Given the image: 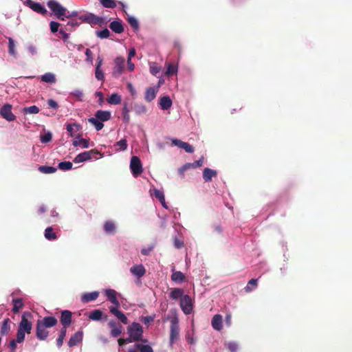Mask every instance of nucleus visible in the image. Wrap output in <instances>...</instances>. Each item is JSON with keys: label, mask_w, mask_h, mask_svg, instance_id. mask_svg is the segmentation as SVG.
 I'll return each mask as SVG.
<instances>
[{"label": "nucleus", "mask_w": 352, "mask_h": 352, "mask_svg": "<svg viewBox=\"0 0 352 352\" xmlns=\"http://www.w3.org/2000/svg\"><path fill=\"white\" fill-rule=\"evenodd\" d=\"M107 326L111 329L110 335L113 338L118 337L122 332V326L114 320H111Z\"/></svg>", "instance_id": "10"}, {"label": "nucleus", "mask_w": 352, "mask_h": 352, "mask_svg": "<svg viewBox=\"0 0 352 352\" xmlns=\"http://www.w3.org/2000/svg\"><path fill=\"white\" fill-rule=\"evenodd\" d=\"M127 333L133 337L135 340L137 342L142 341L147 342L146 340H142L143 328L140 323L133 322L131 325L127 327Z\"/></svg>", "instance_id": "3"}, {"label": "nucleus", "mask_w": 352, "mask_h": 352, "mask_svg": "<svg viewBox=\"0 0 352 352\" xmlns=\"http://www.w3.org/2000/svg\"><path fill=\"white\" fill-rule=\"evenodd\" d=\"M133 110L138 115L144 114L147 111L146 107L142 103H135L133 106Z\"/></svg>", "instance_id": "34"}, {"label": "nucleus", "mask_w": 352, "mask_h": 352, "mask_svg": "<svg viewBox=\"0 0 352 352\" xmlns=\"http://www.w3.org/2000/svg\"><path fill=\"white\" fill-rule=\"evenodd\" d=\"M59 34L64 41H66L69 38V34L66 33L64 30H60Z\"/></svg>", "instance_id": "64"}, {"label": "nucleus", "mask_w": 352, "mask_h": 352, "mask_svg": "<svg viewBox=\"0 0 352 352\" xmlns=\"http://www.w3.org/2000/svg\"><path fill=\"white\" fill-rule=\"evenodd\" d=\"M184 290L181 288H171L170 292L169 294V297L170 299L176 300L178 299H182L184 296Z\"/></svg>", "instance_id": "19"}, {"label": "nucleus", "mask_w": 352, "mask_h": 352, "mask_svg": "<svg viewBox=\"0 0 352 352\" xmlns=\"http://www.w3.org/2000/svg\"><path fill=\"white\" fill-rule=\"evenodd\" d=\"M104 230L107 233H115L116 226L112 221H107L104 225Z\"/></svg>", "instance_id": "37"}, {"label": "nucleus", "mask_w": 352, "mask_h": 352, "mask_svg": "<svg viewBox=\"0 0 352 352\" xmlns=\"http://www.w3.org/2000/svg\"><path fill=\"white\" fill-rule=\"evenodd\" d=\"M56 81V76L54 74L50 72L45 73V82L54 83Z\"/></svg>", "instance_id": "49"}, {"label": "nucleus", "mask_w": 352, "mask_h": 352, "mask_svg": "<svg viewBox=\"0 0 352 352\" xmlns=\"http://www.w3.org/2000/svg\"><path fill=\"white\" fill-rule=\"evenodd\" d=\"M99 296L98 292H93L90 293H85L81 296V301L84 303L95 300Z\"/></svg>", "instance_id": "23"}, {"label": "nucleus", "mask_w": 352, "mask_h": 352, "mask_svg": "<svg viewBox=\"0 0 352 352\" xmlns=\"http://www.w3.org/2000/svg\"><path fill=\"white\" fill-rule=\"evenodd\" d=\"M96 34L100 38H107L110 36V32L107 28H104L100 31H96Z\"/></svg>", "instance_id": "42"}, {"label": "nucleus", "mask_w": 352, "mask_h": 352, "mask_svg": "<svg viewBox=\"0 0 352 352\" xmlns=\"http://www.w3.org/2000/svg\"><path fill=\"white\" fill-rule=\"evenodd\" d=\"M203 160H204V157L202 156L199 160H197V161L194 162L193 163H191L192 164H193L192 168H196L202 166Z\"/></svg>", "instance_id": "59"}, {"label": "nucleus", "mask_w": 352, "mask_h": 352, "mask_svg": "<svg viewBox=\"0 0 352 352\" xmlns=\"http://www.w3.org/2000/svg\"><path fill=\"white\" fill-rule=\"evenodd\" d=\"M95 77L98 80L104 81V75L103 72L101 70V69L96 68Z\"/></svg>", "instance_id": "51"}, {"label": "nucleus", "mask_w": 352, "mask_h": 352, "mask_svg": "<svg viewBox=\"0 0 352 352\" xmlns=\"http://www.w3.org/2000/svg\"><path fill=\"white\" fill-rule=\"evenodd\" d=\"M56 238V234L52 227L45 228V239L48 240H55Z\"/></svg>", "instance_id": "39"}, {"label": "nucleus", "mask_w": 352, "mask_h": 352, "mask_svg": "<svg viewBox=\"0 0 352 352\" xmlns=\"http://www.w3.org/2000/svg\"><path fill=\"white\" fill-rule=\"evenodd\" d=\"M0 115L9 122L16 119V116L12 112V105L9 104H6L1 107Z\"/></svg>", "instance_id": "9"}, {"label": "nucleus", "mask_w": 352, "mask_h": 352, "mask_svg": "<svg viewBox=\"0 0 352 352\" xmlns=\"http://www.w3.org/2000/svg\"><path fill=\"white\" fill-rule=\"evenodd\" d=\"M167 69L165 73V74L168 76H173L174 74H177L178 71V67L177 65H175L173 63H166Z\"/></svg>", "instance_id": "31"}, {"label": "nucleus", "mask_w": 352, "mask_h": 352, "mask_svg": "<svg viewBox=\"0 0 352 352\" xmlns=\"http://www.w3.org/2000/svg\"><path fill=\"white\" fill-rule=\"evenodd\" d=\"M125 60L122 57H117L115 59V66L113 69L112 75L115 78H118L123 72L124 69Z\"/></svg>", "instance_id": "8"}, {"label": "nucleus", "mask_w": 352, "mask_h": 352, "mask_svg": "<svg viewBox=\"0 0 352 352\" xmlns=\"http://www.w3.org/2000/svg\"><path fill=\"white\" fill-rule=\"evenodd\" d=\"M60 322L63 326L68 327L72 322V312L68 310L63 311L60 317Z\"/></svg>", "instance_id": "16"}, {"label": "nucleus", "mask_w": 352, "mask_h": 352, "mask_svg": "<svg viewBox=\"0 0 352 352\" xmlns=\"http://www.w3.org/2000/svg\"><path fill=\"white\" fill-rule=\"evenodd\" d=\"M179 306L185 314H190L193 309V302L191 297L186 294L184 295L179 301Z\"/></svg>", "instance_id": "6"}, {"label": "nucleus", "mask_w": 352, "mask_h": 352, "mask_svg": "<svg viewBox=\"0 0 352 352\" xmlns=\"http://www.w3.org/2000/svg\"><path fill=\"white\" fill-rule=\"evenodd\" d=\"M73 164L70 162H62L58 164V168L63 170H68L72 168Z\"/></svg>", "instance_id": "44"}, {"label": "nucleus", "mask_w": 352, "mask_h": 352, "mask_svg": "<svg viewBox=\"0 0 352 352\" xmlns=\"http://www.w3.org/2000/svg\"><path fill=\"white\" fill-rule=\"evenodd\" d=\"M103 7L107 8H114L116 7V3L114 0H100Z\"/></svg>", "instance_id": "41"}, {"label": "nucleus", "mask_w": 352, "mask_h": 352, "mask_svg": "<svg viewBox=\"0 0 352 352\" xmlns=\"http://www.w3.org/2000/svg\"><path fill=\"white\" fill-rule=\"evenodd\" d=\"M80 19L91 25H96L102 22V18L97 16L91 13L82 16Z\"/></svg>", "instance_id": "13"}, {"label": "nucleus", "mask_w": 352, "mask_h": 352, "mask_svg": "<svg viewBox=\"0 0 352 352\" xmlns=\"http://www.w3.org/2000/svg\"><path fill=\"white\" fill-rule=\"evenodd\" d=\"M109 311L117 318V319L124 324H127L129 323V320L125 314L119 310L118 307L110 306L109 307Z\"/></svg>", "instance_id": "11"}, {"label": "nucleus", "mask_w": 352, "mask_h": 352, "mask_svg": "<svg viewBox=\"0 0 352 352\" xmlns=\"http://www.w3.org/2000/svg\"><path fill=\"white\" fill-rule=\"evenodd\" d=\"M171 141L173 144L178 146L179 148L184 149L185 151L188 153H192L194 152V147L187 142H183L178 139H172Z\"/></svg>", "instance_id": "12"}, {"label": "nucleus", "mask_w": 352, "mask_h": 352, "mask_svg": "<svg viewBox=\"0 0 352 352\" xmlns=\"http://www.w3.org/2000/svg\"><path fill=\"white\" fill-rule=\"evenodd\" d=\"M155 197L160 200V202H164V195L162 192L155 189L154 190Z\"/></svg>", "instance_id": "56"}, {"label": "nucleus", "mask_w": 352, "mask_h": 352, "mask_svg": "<svg viewBox=\"0 0 352 352\" xmlns=\"http://www.w3.org/2000/svg\"><path fill=\"white\" fill-rule=\"evenodd\" d=\"M217 175L216 170L209 168H205L203 171V179L205 182H210L212 181V177H215Z\"/></svg>", "instance_id": "18"}, {"label": "nucleus", "mask_w": 352, "mask_h": 352, "mask_svg": "<svg viewBox=\"0 0 352 352\" xmlns=\"http://www.w3.org/2000/svg\"><path fill=\"white\" fill-rule=\"evenodd\" d=\"M211 324L214 329L221 331L223 328L222 316L219 314L214 315L212 319Z\"/></svg>", "instance_id": "22"}, {"label": "nucleus", "mask_w": 352, "mask_h": 352, "mask_svg": "<svg viewBox=\"0 0 352 352\" xmlns=\"http://www.w3.org/2000/svg\"><path fill=\"white\" fill-rule=\"evenodd\" d=\"M25 333L18 329L16 333V340L18 343L22 342L25 339Z\"/></svg>", "instance_id": "54"}, {"label": "nucleus", "mask_w": 352, "mask_h": 352, "mask_svg": "<svg viewBox=\"0 0 352 352\" xmlns=\"http://www.w3.org/2000/svg\"><path fill=\"white\" fill-rule=\"evenodd\" d=\"M161 70V68L155 65H153L150 67V72L156 76Z\"/></svg>", "instance_id": "57"}, {"label": "nucleus", "mask_w": 352, "mask_h": 352, "mask_svg": "<svg viewBox=\"0 0 352 352\" xmlns=\"http://www.w3.org/2000/svg\"><path fill=\"white\" fill-rule=\"evenodd\" d=\"M73 145L74 146H80L84 148H87L89 146V141L86 139L77 138L75 140H74Z\"/></svg>", "instance_id": "32"}, {"label": "nucleus", "mask_w": 352, "mask_h": 352, "mask_svg": "<svg viewBox=\"0 0 352 352\" xmlns=\"http://www.w3.org/2000/svg\"><path fill=\"white\" fill-rule=\"evenodd\" d=\"M96 96L98 97V103L100 105H102L104 102V96L103 94L101 91H96Z\"/></svg>", "instance_id": "62"}, {"label": "nucleus", "mask_w": 352, "mask_h": 352, "mask_svg": "<svg viewBox=\"0 0 352 352\" xmlns=\"http://www.w3.org/2000/svg\"><path fill=\"white\" fill-rule=\"evenodd\" d=\"M110 29L116 34H121L124 32V27L120 21H113L109 24Z\"/></svg>", "instance_id": "24"}, {"label": "nucleus", "mask_w": 352, "mask_h": 352, "mask_svg": "<svg viewBox=\"0 0 352 352\" xmlns=\"http://www.w3.org/2000/svg\"><path fill=\"white\" fill-rule=\"evenodd\" d=\"M32 314L29 311H25L23 314L21 320L19 324L18 329L25 332L30 333L32 329V323L29 320L31 318Z\"/></svg>", "instance_id": "5"}, {"label": "nucleus", "mask_w": 352, "mask_h": 352, "mask_svg": "<svg viewBox=\"0 0 352 352\" xmlns=\"http://www.w3.org/2000/svg\"><path fill=\"white\" fill-rule=\"evenodd\" d=\"M157 90L155 89L154 87H148L146 89L145 92V96L144 99L147 102H151L156 97Z\"/></svg>", "instance_id": "27"}, {"label": "nucleus", "mask_w": 352, "mask_h": 352, "mask_svg": "<svg viewBox=\"0 0 352 352\" xmlns=\"http://www.w3.org/2000/svg\"><path fill=\"white\" fill-rule=\"evenodd\" d=\"M74 126L78 128V125L76 124H68L67 125V131L70 133L71 136H73V131Z\"/></svg>", "instance_id": "60"}, {"label": "nucleus", "mask_w": 352, "mask_h": 352, "mask_svg": "<svg viewBox=\"0 0 352 352\" xmlns=\"http://www.w3.org/2000/svg\"><path fill=\"white\" fill-rule=\"evenodd\" d=\"M124 352H139V344H135L129 347Z\"/></svg>", "instance_id": "58"}, {"label": "nucleus", "mask_w": 352, "mask_h": 352, "mask_svg": "<svg viewBox=\"0 0 352 352\" xmlns=\"http://www.w3.org/2000/svg\"><path fill=\"white\" fill-rule=\"evenodd\" d=\"M102 317V312L99 309H94L89 313V318L95 321L100 320Z\"/></svg>", "instance_id": "35"}, {"label": "nucleus", "mask_w": 352, "mask_h": 352, "mask_svg": "<svg viewBox=\"0 0 352 352\" xmlns=\"http://www.w3.org/2000/svg\"><path fill=\"white\" fill-rule=\"evenodd\" d=\"M24 5L29 7L35 12L44 14V6L39 3L34 2L32 0H26V1L24 2Z\"/></svg>", "instance_id": "14"}, {"label": "nucleus", "mask_w": 352, "mask_h": 352, "mask_svg": "<svg viewBox=\"0 0 352 352\" xmlns=\"http://www.w3.org/2000/svg\"><path fill=\"white\" fill-rule=\"evenodd\" d=\"M258 283V280L256 278H252L250 279L248 285L245 287V290L246 292H250L252 291L253 288L256 287Z\"/></svg>", "instance_id": "38"}, {"label": "nucleus", "mask_w": 352, "mask_h": 352, "mask_svg": "<svg viewBox=\"0 0 352 352\" xmlns=\"http://www.w3.org/2000/svg\"><path fill=\"white\" fill-rule=\"evenodd\" d=\"M82 340V333L80 331H78L75 333L69 339L68 342V345L69 347H72L76 346L79 342H80Z\"/></svg>", "instance_id": "21"}, {"label": "nucleus", "mask_w": 352, "mask_h": 352, "mask_svg": "<svg viewBox=\"0 0 352 352\" xmlns=\"http://www.w3.org/2000/svg\"><path fill=\"white\" fill-rule=\"evenodd\" d=\"M48 107L54 110H57L59 107L58 104L54 100L50 99L47 100Z\"/></svg>", "instance_id": "55"}, {"label": "nucleus", "mask_w": 352, "mask_h": 352, "mask_svg": "<svg viewBox=\"0 0 352 352\" xmlns=\"http://www.w3.org/2000/svg\"><path fill=\"white\" fill-rule=\"evenodd\" d=\"M192 167H193V164H192L191 163H186L184 166H182V167H180L179 168L178 173L181 175L182 177H184L185 171H186L187 170H188L190 168H192Z\"/></svg>", "instance_id": "43"}, {"label": "nucleus", "mask_w": 352, "mask_h": 352, "mask_svg": "<svg viewBox=\"0 0 352 352\" xmlns=\"http://www.w3.org/2000/svg\"><path fill=\"white\" fill-rule=\"evenodd\" d=\"M116 146H118L120 147V149L122 151H125L127 148V141L126 139H122L120 141H118L116 144Z\"/></svg>", "instance_id": "52"}, {"label": "nucleus", "mask_w": 352, "mask_h": 352, "mask_svg": "<svg viewBox=\"0 0 352 352\" xmlns=\"http://www.w3.org/2000/svg\"><path fill=\"white\" fill-rule=\"evenodd\" d=\"M47 5L51 11V15L54 16L59 20H65L67 13H69L65 7L55 0H49Z\"/></svg>", "instance_id": "1"}, {"label": "nucleus", "mask_w": 352, "mask_h": 352, "mask_svg": "<svg viewBox=\"0 0 352 352\" xmlns=\"http://www.w3.org/2000/svg\"><path fill=\"white\" fill-rule=\"evenodd\" d=\"M225 346L230 352H236L238 349V344L234 342H227Z\"/></svg>", "instance_id": "47"}, {"label": "nucleus", "mask_w": 352, "mask_h": 352, "mask_svg": "<svg viewBox=\"0 0 352 352\" xmlns=\"http://www.w3.org/2000/svg\"><path fill=\"white\" fill-rule=\"evenodd\" d=\"M173 316L170 324V344H174L179 337V319L176 310L173 311Z\"/></svg>", "instance_id": "2"}, {"label": "nucleus", "mask_w": 352, "mask_h": 352, "mask_svg": "<svg viewBox=\"0 0 352 352\" xmlns=\"http://www.w3.org/2000/svg\"><path fill=\"white\" fill-rule=\"evenodd\" d=\"M128 22L130 24V25L135 30H138L139 29V23L138 20L133 17L130 16L128 18Z\"/></svg>", "instance_id": "48"}, {"label": "nucleus", "mask_w": 352, "mask_h": 352, "mask_svg": "<svg viewBox=\"0 0 352 352\" xmlns=\"http://www.w3.org/2000/svg\"><path fill=\"white\" fill-rule=\"evenodd\" d=\"M23 111L25 113L35 114L38 113L39 109L36 105H32L28 107H25Z\"/></svg>", "instance_id": "46"}, {"label": "nucleus", "mask_w": 352, "mask_h": 352, "mask_svg": "<svg viewBox=\"0 0 352 352\" xmlns=\"http://www.w3.org/2000/svg\"><path fill=\"white\" fill-rule=\"evenodd\" d=\"M8 52L11 56L16 57V52L15 51V44L12 38H9L8 39Z\"/></svg>", "instance_id": "40"}, {"label": "nucleus", "mask_w": 352, "mask_h": 352, "mask_svg": "<svg viewBox=\"0 0 352 352\" xmlns=\"http://www.w3.org/2000/svg\"><path fill=\"white\" fill-rule=\"evenodd\" d=\"M85 55L87 56V61L92 63V60H93V58H92L93 53H92V52L91 51L90 49H87L86 50Z\"/></svg>", "instance_id": "61"}, {"label": "nucleus", "mask_w": 352, "mask_h": 352, "mask_svg": "<svg viewBox=\"0 0 352 352\" xmlns=\"http://www.w3.org/2000/svg\"><path fill=\"white\" fill-rule=\"evenodd\" d=\"M60 23L56 21H51L50 23V30L52 33H56L58 31Z\"/></svg>", "instance_id": "53"}, {"label": "nucleus", "mask_w": 352, "mask_h": 352, "mask_svg": "<svg viewBox=\"0 0 352 352\" xmlns=\"http://www.w3.org/2000/svg\"><path fill=\"white\" fill-rule=\"evenodd\" d=\"M118 293L116 290L112 289H108L105 290V296L107 298V300L110 301L112 304H113L114 307H119L120 302L117 298Z\"/></svg>", "instance_id": "15"}, {"label": "nucleus", "mask_w": 352, "mask_h": 352, "mask_svg": "<svg viewBox=\"0 0 352 352\" xmlns=\"http://www.w3.org/2000/svg\"><path fill=\"white\" fill-rule=\"evenodd\" d=\"M139 352H153V350L149 345L139 344Z\"/></svg>", "instance_id": "50"}, {"label": "nucleus", "mask_w": 352, "mask_h": 352, "mask_svg": "<svg viewBox=\"0 0 352 352\" xmlns=\"http://www.w3.org/2000/svg\"><path fill=\"white\" fill-rule=\"evenodd\" d=\"M100 155V153L96 149H91L89 151H85L81 153H79L76 156L74 159V163H80L91 160L92 158L98 159L97 155Z\"/></svg>", "instance_id": "4"}, {"label": "nucleus", "mask_w": 352, "mask_h": 352, "mask_svg": "<svg viewBox=\"0 0 352 352\" xmlns=\"http://www.w3.org/2000/svg\"><path fill=\"white\" fill-rule=\"evenodd\" d=\"M130 272L135 276H136L138 278H141L143 276H144L146 273V270L144 267L140 264V265H135L131 267Z\"/></svg>", "instance_id": "17"}, {"label": "nucleus", "mask_w": 352, "mask_h": 352, "mask_svg": "<svg viewBox=\"0 0 352 352\" xmlns=\"http://www.w3.org/2000/svg\"><path fill=\"white\" fill-rule=\"evenodd\" d=\"M10 322H11V321L8 318H5L3 320L2 324H1V327L0 329L1 334L2 336H5L9 333V331L10 330Z\"/></svg>", "instance_id": "28"}, {"label": "nucleus", "mask_w": 352, "mask_h": 352, "mask_svg": "<svg viewBox=\"0 0 352 352\" xmlns=\"http://www.w3.org/2000/svg\"><path fill=\"white\" fill-rule=\"evenodd\" d=\"M130 168L135 177H137L142 174L143 171L142 164L138 157L133 156L131 158Z\"/></svg>", "instance_id": "7"}, {"label": "nucleus", "mask_w": 352, "mask_h": 352, "mask_svg": "<svg viewBox=\"0 0 352 352\" xmlns=\"http://www.w3.org/2000/svg\"><path fill=\"white\" fill-rule=\"evenodd\" d=\"M172 100L169 96H163L160 101V105L163 110H167L172 106Z\"/></svg>", "instance_id": "26"}, {"label": "nucleus", "mask_w": 352, "mask_h": 352, "mask_svg": "<svg viewBox=\"0 0 352 352\" xmlns=\"http://www.w3.org/2000/svg\"><path fill=\"white\" fill-rule=\"evenodd\" d=\"M107 101L110 104H119L121 103L122 97L120 94L114 93L107 99Z\"/></svg>", "instance_id": "29"}, {"label": "nucleus", "mask_w": 352, "mask_h": 352, "mask_svg": "<svg viewBox=\"0 0 352 352\" xmlns=\"http://www.w3.org/2000/svg\"><path fill=\"white\" fill-rule=\"evenodd\" d=\"M170 278L171 280L176 283H182L186 279L185 275L182 272L175 271L174 270H173V274Z\"/></svg>", "instance_id": "25"}, {"label": "nucleus", "mask_w": 352, "mask_h": 352, "mask_svg": "<svg viewBox=\"0 0 352 352\" xmlns=\"http://www.w3.org/2000/svg\"><path fill=\"white\" fill-rule=\"evenodd\" d=\"M88 122L94 125L96 131H100L104 127L102 122L96 118H89Z\"/></svg>", "instance_id": "36"}, {"label": "nucleus", "mask_w": 352, "mask_h": 352, "mask_svg": "<svg viewBox=\"0 0 352 352\" xmlns=\"http://www.w3.org/2000/svg\"><path fill=\"white\" fill-rule=\"evenodd\" d=\"M95 118L101 122L108 121L111 119V112L109 111L98 110L95 113Z\"/></svg>", "instance_id": "20"}, {"label": "nucleus", "mask_w": 352, "mask_h": 352, "mask_svg": "<svg viewBox=\"0 0 352 352\" xmlns=\"http://www.w3.org/2000/svg\"><path fill=\"white\" fill-rule=\"evenodd\" d=\"M57 323V320L53 316L45 317V327H52Z\"/></svg>", "instance_id": "45"}, {"label": "nucleus", "mask_w": 352, "mask_h": 352, "mask_svg": "<svg viewBox=\"0 0 352 352\" xmlns=\"http://www.w3.org/2000/svg\"><path fill=\"white\" fill-rule=\"evenodd\" d=\"M12 304V311L14 313L19 312V309L23 307V302L21 298H13Z\"/></svg>", "instance_id": "33"}, {"label": "nucleus", "mask_w": 352, "mask_h": 352, "mask_svg": "<svg viewBox=\"0 0 352 352\" xmlns=\"http://www.w3.org/2000/svg\"><path fill=\"white\" fill-rule=\"evenodd\" d=\"M36 336L38 339L44 340V319L38 320Z\"/></svg>", "instance_id": "30"}, {"label": "nucleus", "mask_w": 352, "mask_h": 352, "mask_svg": "<svg viewBox=\"0 0 352 352\" xmlns=\"http://www.w3.org/2000/svg\"><path fill=\"white\" fill-rule=\"evenodd\" d=\"M153 249V246H151L148 248H143L141 250V253L143 255L148 256V255H149L150 252L152 251Z\"/></svg>", "instance_id": "63"}]
</instances>
